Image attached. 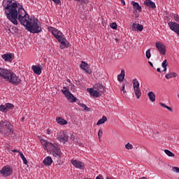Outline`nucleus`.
Returning a JSON list of instances; mask_svg holds the SVG:
<instances>
[{"mask_svg": "<svg viewBox=\"0 0 179 179\" xmlns=\"http://www.w3.org/2000/svg\"><path fill=\"white\" fill-rule=\"evenodd\" d=\"M3 8L6 15L7 19L13 24L17 25V19L26 27L30 33L38 34L41 31V25L36 18L29 19V15L23 6L17 5L15 0H3Z\"/></svg>", "mask_w": 179, "mask_h": 179, "instance_id": "nucleus-1", "label": "nucleus"}, {"mask_svg": "<svg viewBox=\"0 0 179 179\" xmlns=\"http://www.w3.org/2000/svg\"><path fill=\"white\" fill-rule=\"evenodd\" d=\"M41 143L45 150L50 152V155H52L53 157H56L57 159L61 157V149L58 144L50 143L43 138L41 139Z\"/></svg>", "mask_w": 179, "mask_h": 179, "instance_id": "nucleus-2", "label": "nucleus"}, {"mask_svg": "<svg viewBox=\"0 0 179 179\" xmlns=\"http://www.w3.org/2000/svg\"><path fill=\"white\" fill-rule=\"evenodd\" d=\"M0 78H3L13 85H19L22 82V80L16 74L6 69L0 68Z\"/></svg>", "mask_w": 179, "mask_h": 179, "instance_id": "nucleus-3", "label": "nucleus"}, {"mask_svg": "<svg viewBox=\"0 0 179 179\" xmlns=\"http://www.w3.org/2000/svg\"><path fill=\"white\" fill-rule=\"evenodd\" d=\"M0 132L6 136H8L12 134V124L7 120H1L0 122Z\"/></svg>", "mask_w": 179, "mask_h": 179, "instance_id": "nucleus-4", "label": "nucleus"}, {"mask_svg": "<svg viewBox=\"0 0 179 179\" xmlns=\"http://www.w3.org/2000/svg\"><path fill=\"white\" fill-rule=\"evenodd\" d=\"M132 83L134 94L136 99H141V96H142V91L140 88L141 84L139 83V81L138 79L135 78L132 80Z\"/></svg>", "mask_w": 179, "mask_h": 179, "instance_id": "nucleus-5", "label": "nucleus"}, {"mask_svg": "<svg viewBox=\"0 0 179 179\" xmlns=\"http://www.w3.org/2000/svg\"><path fill=\"white\" fill-rule=\"evenodd\" d=\"M62 92L63 93V94H64L67 100H69V101H70L71 103H75L76 101V97H75V96H73V94L71 93V91H69L67 87H64L63 90H62Z\"/></svg>", "mask_w": 179, "mask_h": 179, "instance_id": "nucleus-6", "label": "nucleus"}, {"mask_svg": "<svg viewBox=\"0 0 179 179\" xmlns=\"http://www.w3.org/2000/svg\"><path fill=\"white\" fill-rule=\"evenodd\" d=\"M48 31L52 33V34L55 37L57 40H59L60 38H62L64 37V34L61 32V31L58 30L56 28H54L52 27H48Z\"/></svg>", "mask_w": 179, "mask_h": 179, "instance_id": "nucleus-7", "label": "nucleus"}, {"mask_svg": "<svg viewBox=\"0 0 179 179\" xmlns=\"http://www.w3.org/2000/svg\"><path fill=\"white\" fill-rule=\"evenodd\" d=\"M57 140H59V142H62V143H66L68 142V140L69 139V136H68V134L66 131H59L57 134Z\"/></svg>", "mask_w": 179, "mask_h": 179, "instance_id": "nucleus-8", "label": "nucleus"}, {"mask_svg": "<svg viewBox=\"0 0 179 179\" xmlns=\"http://www.w3.org/2000/svg\"><path fill=\"white\" fill-rule=\"evenodd\" d=\"M13 173V169L9 166H6L3 167L2 169L0 171V174H1L3 177H9V176H12Z\"/></svg>", "mask_w": 179, "mask_h": 179, "instance_id": "nucleus-9", "label": "nucleus"}, {"mask_svg": "<svg viewBox=\"0 0 179 179\" xmlns=\"http://www.w3.org/2000/svg\"><path fill=\"white\" fill-rule=\"evenodd\" d=\"M168 25L172 31H174L179 36V24H177V22H169Z\"/></svg>", "mask_w": 179, "mask_h": 179, "instance_id": "nucleus-10", "label": "nucleus"}, {"mask_svg": "<svg viewBox=\"0 0 179 179\" xmlns=\"http://www.w3.org/2000/svg\"><path fill=\"white\" fill-rule=\"evenodd\" d=\"M155 47L162 55H166V45L164 44L162 42H157L155 43Z\"/></svg>", "mask_w": 179, "mask_h": 179, "instance_id": "nucleus-11", "label": "nucleus"}, {"mask_svg": "<svg viewBox=\"0 0 179 179\" xmlns=\"http://www.w3.org/2000/svg\"><path fill=\"white\" fill-rule=\"evenodd\" d=\"M71 164L76 169H79L80 170H85V164H83V162H82L78 161L76 159H73L71 160Z\"/></svg>", "mask_w": 179, "mask_h": 179, "instance_id": "nucleus-12", "label": "nucleus"}, {"mask_svg": "<svg viewBox=\"0 0 179 179\" xmlns=\"http://www.w3.org/2000/svg\"><path fill=\"white\" fill-rule=\"evenodd\" d=\"M59 43H60V48L61 50H64V48H66L68 45H69V42L68 40L65 38V36H63L60 38L59 40H57Z\"/></svg>", "mask_w": 179, "mask_h": 179, "instance_id": "nucleus-13", "label": "nucleus"}, {"mask_svg": "<svg viewBox=\"0 0 179 179\" xmlns=\"http://www.w3.org/2000/svg\"><path fill=\"white\" fill-rule=\"evenodd\" d=\"M80 68L85 71L87 73H89V75H91L92 70L90 69V66H89V64L86 63L85 62H82L81 64L80 65Z\"/></svg>", "mask_w": 179, "mask_h": 179, "instance_id": "nucleus-14", "label": "nucleus"}, {"mask_svg": "<svg viewBox=\"0 0 179 179\" xmlns=\"http://www.w3.org/2000/svg\"><path fill=\"white\" fill-rule=\"evenodd\" d=\"M87 92H90V96L94 98L99 97V96H102L101 93L96 90L94 88H87Z\"/></svg>", "mask_w": 179, "mask_h": 179, "instance_id": "nucleus-15", "label": "nucleus"}, {"mask_svg": "<svg viewBox=\"0 0 179 179\" xmlns=\"http://www.w3.org/2000/svg\"><path fill=\"white\" fill-rule=\"evenodd\" d=\"M31 69L36 75H41L43 71V66L41 65H33Z\"/></svg>", "mask_w": 179, "mask_h": 179, "instance_id": "nucleus-16", "label": "nucleus"}, {"mask_svg": "<svg viewBox=\"0 0 179 179\" xmlns=\"http://www.w3.org/2000/svg\"><path fill=\"white\" fill-rule=\"evenodd\" d=\"M94 89L99 92L101 95H103V93H104V86L103 85V84H95L94 85Z\"/></svg>", "mask_w": 179, "mask_h": 179, "instance_id": "nucleus-17", "label": "nucleus"}, {"mask_svg": "<svg viewBox=\"0 0 179 179\" xmlns=\"http://www.w3.org/2000/svg\"><path fill=\"white\" fill-rule=\"evenodd\" d=\"M131 5L134 7V8L136 9L134 11V13H136V12H139V13L142 12V6L139 5V3L133 1L131 2Z\"/></svg>", "mask_w": 179, "mask_h": 179, "instance_id": "nucleus-18", "label": "nucleus"}, {"mask_svg": "<svg viewBox=\"0 0 179 179\" xmlns=\"http://www.w3.org/2000/svg\"><path fill=\"white\" fill-rule=\"evenodd\" d=\"M144 3L145 5H146V6H148V8H150L151 9L156 8V3H155V2L150 0H145Z\"/></svg>", "mask_w": 179, "mask_h": 179, "instance_id": "nucleus-19", "label": "nucleus"}, {"mask_svg": "<svg viewBox=\"0 0 179 179\" xmlns=\"http://www.w3.org/2000/svg\"><path fill=\"white\" fill-rule=\"evenodd\" d=\"M43 163L45 166H51L52 164V158H51L50 156H48L45 157Z\"/></svg>", "mask_w": 179, "mask_h": 179, "instance_id": "nucleus-20", "label": "nucleus"}, {"mask_svg": "<svg viewBox=\"0 0 179 179\" xmlns=\"http://www.w3.org/2000/svg\"><path fill=\"white\" fill-rule=\"evenodd\" d=\"M56 122H57L59 125H66V124H68V121H66V120L62 118V117H57Z\"/></svg>", "mask_w": 179, "mask_h": 179, "instance_id": "nucleus-21", "label": "nucleus"}, {"mask_svg": "<svg viewBox=\"0 0 179 179\" xmlns=\"http://www.w3.org/2000/svg\"><path fill=\"white\" fill-rule=\"evenodd\" d=\"M148 97L149 98V100L152 101V103H155V101H156V95L155 94V92L152 91L148 92Z\"/></svg>", "mask_w": 179, "mask_h": 179, "instance_id": "nucleus-22", "label": "nucleus"}, {"mask_svg": "<svg viewBox=\"0 0 179 179\" xmlns=\"http://www.w3.org/2000/svg\"><path fill=\"white\" fill-rule=\"evenodd\" d=\"M125 79V70L122 69L120 74L117 75L118 82H122Z\"/></svg>", "mask_w": 179, "mask_h": 179, "instance_id": "nucleus-23", "label": "nucleus"}, {"mask_svg": "<svg viewBox=\"0 0 179 179\" xmlns=\"http://www.w3.org/2000/svg\"><path fill=\"white\" fill-rule=\"evenodd\" d=\"M1 58L4 59L6 62H9L12 61V54H4L1 56Z\"/></svg>", "mask_w": 179, "mask_h": 179, "instance_id": "nucleus-24", "label": "nucleus"}, {"mask_svg": "<svg viewBox=\"0 0 179 179\" xmlns=\"http://www.w3.org/2000/svg\"><path fill=\"white\" fill-rule=\"evenodd\" d=\"M77 2H80L83 5V9H86V6H87V0H74Z\"/></svg>", "mask_w": 179, "mask_h": 179, "instance_id": "nucleus-25", "label": "nucleus"}, {"mask_svg": "<svg viewBox=\"0 0 179 179\" xmlns=\"http://www.w3.org/2000/svg\"><path fill=\"white\" fill-rule=\"evenodd\" d=\"M165 78L166 79H171V78H177V73H169L168 74H166Z\"/></svg>", "mask_w": 179, "mask_h": 179, "instance_id": "nucleus-26", "label": "nucleus"}, {"mask_svg": "<svg viewBox=\"0 0 179 179\" xmlns=\"http://www.w3.org/2000/svg\"><path fill=\"white\" fill-rule=\"evenodd\" d=\"M107 121V117L103 116L101 119H100L97 122L96 125H101L104 124V122H106Z\"/></svg>", "mask_w": 179, "mask_h": 179, "instance_id": "nucleus-27", "label": "nucleus"}, {"mask_svg": "<svg viewBox=\"0 0 179 179\" xmlns=\"http://www.w3.org/2000/svg\"><path fill=\"white\" fill-rule=\"evenodd\" d=\"M159 106H161V107H164V108H166V110H168L169 111H171V113H173V108L169 107V106L163 103H159Z\"/></svg>", "mask_w": 179, "mask_h": 179, "instance_id": "nucleus-28", "label": "nucleus"}, {"mask_svg": "<svg viewBox=\"0 0 179 179\" xmlns=\"http://www.w3.org/2000/svg\"><path fill=\"white\" fill-rule=\"evenodd\" d=\"M19 155H20L24 164H27V159H26V157H24V155H23V152H19Z\"/></svg>", "mask_w": 179, "mask_h": 179, "instance_id": "nucleus-29", "label": "nucleus"}, {"mask_svg": "<svg viewBox=\"0 0 179 179\" xmlns=\"http://www.w3.org/2000/svg\"><path fill=\"white\" fill-rule=\"evenodd\" d=\"M6 110H13V108H15V105L10 103H6Z\"/></svg>", "mask_w": 179, "mask_h": 179, "instance_id": "nucleus-30", "label": "nucleus"}, {"mask_svg": "<svg viewBox=\"0 0 179 179\" xmlns=\"http://www.w3.org/2000/svg\"><path fill=\"white\" fill-rule=\"evenodd\" d=\"M164 153H166V155H167V156H169V157H174V156H176L174 153H173L171 151L169 150H165Z\"/></svg>", "mask_w": 179, "mask_h": 179, "instance_id": "nucleus-31", "label": "nucleus"}, {"mask_svg": "<svg viewBox=\"0 0 179 179\" xmlns=\"http://www.w3.org/2000/svg\"><path fill=\"white\" fill-rule=\"evenodd\" d=\"M125 148L127 150H132V149H134V145H132V144L128 143L125 145Z\"/></svg>", "mask_w": 179, "mask_h": 179, "instance_id": "nucleus-32", "label": "nucleus"}, {"mask_svg": "<svg viewBox=\"0 0 179 179\" xmlns=\"http://www.w3.org/2000/svg\"><path fill=\"white\" fill-rule=\"evenodd\" d=\"M0 111H1V113H6V111H8L6 105L0 106Z\"/></svg>", "mask_w": 179, "mask_h": 179, "instance_id": "nucleus-33", "label": "nucleus"}, {"mask_svg": "<svg viewBox=\"0 0 179 179\" xmlns=\"http://www.w3.org/2000/svg\"><path fill=\"white\" fill-rule=\"evenodd\" d=\"M143 30V25L137 24V31H142Z\"/></svg>", "mask_w": 179, "mask_h": 179, "instance_id": "nucleus-34", "label": "nucleus"}, {"mask_svg": "<svg viewBox=\"0 0 179 179\" xmlns=\"http://www.w3.org/2000/svg\"><path fill=\"white\" fill-rule=\"evenodd\" d=\"M162 68H167L169 66V64H167V59H164L162 64Z\"/></svg>", "mask_w": 179, "mask_h": 179, "instance_id": "nucleus-35", "label": "nucleus"}, {"mask_svg": "<svg viewBox=\"0 0 179 179\" xmlns=\"http://www.w3.org/2000/svg\"><path fill=\"white\" fill-rule=\"evenodd\" d=\"M146 58L149 59L150 57H152V55H150V49H148L145 52Z\"/></svg>", "mask_w": 179, "mask_h": 179, "instance_id": "nucleus-36", "label": "nucleus"}, {"mask_svg": "<svg viewBox=\"0 0 179 179\" xmlns=\"http://www.w3.org/2000/svg\"><path fill=\"white\" fill-rule=\"evenodd\" d=\"M80 107H83L86 111H90V108H89L85 103H80Z\"/></svg>", "mask_w": 179, "mask_h": 179, "instance_id": "nucleus-37", "label": "nucleus"}, {"mask_svg": "<svg viewBox=\"0 0 179 179\" xmlns=\"http://www.w3.org/2000/svg\"><path fill=\"white\" fill-rule=\"evenodd\" d=\"M110 27H111V29H113V30H116L117 29V23L115 22H113L110 24Z\"/></svg>", "mask_w": 179, "mask_h": 179, "instance_id": "nucleus-38", "label": "nucleus"}, {"mask_svg": "<svg viewBox=\"0 0 179 179\" xmlns=\"http://www.w3.org/2000/svg\"><path fill=\"white\" fill-rule=\"evenodd\" d=\"M101 136H103V130L100 129L98 131V138L99 139V141H101L100 138H101Z\"/></svg>", "mask_w": 179, "mask_h": 179, "instance_id": "nucleus-39", "label": "nucleus"}, {"mask_svg": "<svg viewBox=\"0 0 179 179\" xmlns=\"http://www.w3.org/2000/svg\"><path fill=\"white\" fill-rule=\"evenodd\" d=\"M137 26H138V24H136V23H133L132 24V31H136Z\"/></svg>", "mask_w": 179, "mask_h": 179, "instance_id": "nucleus-40", "label": "nucleus"}, {"mask_svg": "<svg viewBox=\"0 0 179 179\" xmlns=\"http://www.w3.org/2000/svg\"><path fill=\"white\" fill-rule=\"evenodd\" d=\"M173 17H174L176 22H178V23H179V15H178V14H174Z\"/></svg>", "mask_w": 179, "mask_h": 179, "instance_id": "nucleus-41", "label": "nucleus"}, {"mask_svg": "<svg viewBox=\"0 0 179 179\" xmlns=\"http://www.w3.org/2000/svg\"><path fill=\"white\" fill-rule=\"evenodd\" d=\"M172 170H173V171L174 173H179V168H178V167L175 166V167H173V168L172 169Z\"/></svg>", "mask_w": 179, "mask_h": 179, "instance_id": "nucleus-42", "label": "nucleus"}, {"mask_svg": "<svg viewBox=\"0 0 179 179\" xmlns=\"http://www.w3.org/2000/svg\"><path fill=\"white\" fill-rule=\"evenodd\" d=\"M122 92H123V93H127V90H125V84L122 85V87L121 89Z\"/></svg>", "mask_w": 179, "mask_h": 179, "instance_id": "nucleus-43", "label": "nucleus"}, {"mask_svg": "<svg viewBox=\"0 0 179 179\" xmlns=\"http://www.w3.org/2000/svg\"><path fill=\"white\" fill-rule=\"evenodd\" d=\"M53 2H55V3H56L57 5H59V3H61V1L59 0H52Z\"/></svg>", "mask_w": 179, "mask_h": 179, "instance_id": "nucleus-44", "label": "nucleus"}, {"mask_svg": "<svg viewBox=\"0 0 179 179\" xmlns=\"http://www.w3.org/2000/svg\"><path fill=\"white\" fill-rule=\"evenodd\" d=\"M76 138V135L72 134V135L71 136V141H75Z\"/></svg>", "mask_w": 179, "mask_h": 179, "instance_id": "nucleus-45", "label": "nucleus"}, {"mask_svg": "<svg viewBox=\"0 0 179 179\" xmlns=\"http://www.w3.org/2000/svg\"><path fill=\"white\" fill-rule=\"evenodd\" d=\"M12 152H13V153H20L18 150H13Z\"/></svg>", "mask_w": 179, "mask_h": 179, "instance_id": "nucleus-46", "label": "nucleus"}, {"mask_svg": "<svg viewBox=\"0 0 179 179\" xmlns=\"http://www.w3.org/2000/svg\"><path fill=\"white\" fill-rule=\"evenodd\" d=\"M46 134H47L48 135H50V134H51V130L47 129V130H46Z\"/></svg>", "mask_w": 179, "mask_h": 179, "instance_id": "nucleus-47", "label": "nucleus"}, {"mask_svg": "<svg viewBox=\"0 0 179 179\" xmlns=\"http://www.w3.org/2000/svg\"><path fill=\"white\" fill-rule=\"evenodd\" d=\"M120 1L121 2L122 5L125 6V1H124V0H120Z\"/></svg>", "mask_w": 179, "mask_h": 179, "instance_id": "nucleus-48", "label": "nucleus"}, {"mask_svg": "<svg viewBox=\"0 0 179 179\" xmlns=\"http://www.w3.org/2000/svg\"><path fill=\"white\" fill-rule=\"evenodd\" d=\"M164 68V72H166L167 71V67H163Z\"/></svg>", "mask_w": 179, "mask_h": 179, "instance_id": "nucleus-49", "label": "nucleus"}, {"mask_svg": "<svg viewBox=\"0 0 179 179\" xmlns=\"http://www.w3.org/2000/svg\"><path fill=\"white\" fill-rule=\"evenodd\" d=\"M149 64L151 66H153V64L152 62H149Z\"/></svg>", "mask_w": 179, "mask_h": 179, "instance_id": "nucleus-50", "label": "nucleus"}, {"mask_svg": "<svg viewBox=\"0 0 179 179\" xmlns=\"http://www.w3.org/2000/svg\"><path fill=\"white\" fill-rule=\"evenodd\" d=\"M157 72H162V71H160V68H158V69H157Z\"/></svg>", "mask_w": 179, "mask_h": 179, "instance_id": "nucleus-51", "label": "nucleus"}, {"mask_svg": "<svg viewBox=\"0 0 179 179\" xmlns=\"http://www.w3.org/2000/svg\"><path fill=\"white\" fill-rule=\"evenodd\" d=\"M67 82H68L69 83H71V80L67 79Z\"/></svg>", "mask_w": 179, "mask_h": 179, "instance_id": "nucleus-52", "label": "nucleus"}, {"mask_svg": "<svg viewBox=\"0 0 179 179\" xmlns=\"http://www.w3.org/2000/svg\"><path fill=\"white\" fill-rule=\"evenodd\" d=\"M124 96V97H127V94H124V95H123Z\"/></svg>", "mask_w": 179, "mask_h": 179, "instance_id": "nucleus-53", "label": "nucleus"}, {"mask_svg": "<svg viewBox=\"0 0 179 179\" xmlns=\"http://www.w3.org/2000/svg\"><path fill=\"white\" fill-rule=\"evenodd\" d=\"M24 117H22V121H24Z\"/></svg>", "mask_w": 179, "mask_h": 179, "instance_id": "nucleus-54", "label": "nucleus"}, {"mask_svg": "<svg viewBox=\"0 0 179 179\" xmlns=\"http://www.w3.org/2000/svg\"><path fill=\"white\" fill-rule=\"evenodd\" d=\"M145 177L141 178V179H145Z\"/></svg>", "mask_w": 179, "mask_h": 179, "instance_id": "nucleus-55", "label": "nucleus"}, {"mask_svg": "<svg viewBox=\"0 0 179 179\" xmlns=\"http://www.w3.org/2000/svg\"><path fill=\"white\" fill-rule=\"evenodd\" d=\"M178 179H179V177H178Z\"/></svg>", "mask_w": 179, "mask_h": 179, "instance_id": "nucleus-56", "label": "nucleus"}]
</instances>
